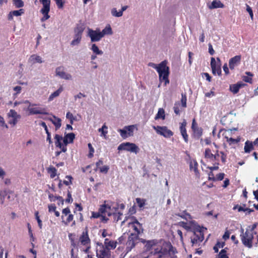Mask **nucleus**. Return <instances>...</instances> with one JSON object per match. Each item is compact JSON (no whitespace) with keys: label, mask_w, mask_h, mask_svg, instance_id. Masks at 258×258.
I'll list each match as a JSON object with an SVG mask.
<instances>
[{"label":"nucleus","mask_w":258,"mask_h":258,"mask_svg":"<svg viewBox=\"0 0 258 258\" xmlns=\"http://www.w3.org/2000/svg\"><path fill=\"white\" fill-rule=\"evenodd\" d=\"M167 61L165 60L159 64V68L157 72L159 74L160 82H164L165 85L169 83V68L167 66Z\"/></svg>","instance_id":"nucleus-3"},{"label":"nucleus","mask_w":258,"mask_h":258,"mask_svg":"<svg viewBox=\"0 0 258 258\" xmlns=\"http://www.w3.org/2000/svg\"><path fill=\"white\" fill-rule=\"evenodd\" d=\"M109 205L111 206V209H113L114 212H117L118 209L122 210L125 208V205L123 203H117L115 206H113V203H111V204H109Z\"/></svg>","instance_id":"nucleus-36"},{"label":"nucleus","mask_w":258,"mask_h":258,"mask_svg":"<svg viewBox=\"0 0 258 258\" xmlns=\"http://www.w3.org/2000/svg\"><path fill=\"white\" fill-rule=\"evenodd\" d=\"M24 13V10L23 9L19 10H15L10 12L8 18L9 20H12L14 16H20Z\"/></svg>","instance_id":"nucleus-25"},{"label":"nucleus","mask_w":258,"mask_h":258,"mask_svg":"<svg viewBox=\"0 0 258 258\" xmlns=\"http://www.w3.org/2000/svg\"><path fill=\"white\" fill-rule=\"evenodd\" d=\"M62 222L66 225H68L69 223L73 222L72 226L76 225L75 221L74 220V215L71 214L70 209L67 207L62 211L61 216Z\"/></svg>","instance_id":"nucleus-8"},{"label":"nucleus","mask_w":258,"mask_h":258,"mask_svg":"<svg viewBox=\"0 0 258 258\" xmlns=\"http://www.w3.org/2000/svg\"><path fill=\"white\" fill-rule=\"evenodd\" d=\"M103 34V36L105 34H111L112 33L111 28L110 26L106 27L101 32Z\"/></svg>","instance_id":"nucleus-48"},{"label":"nucleus","mask_w":258,"mask_h":258,"mask_svg":"<svg viewBox=\"0 0 258 258\" xmlns=\"http://www.w3.org/2000/svg\"><path fill=\"white\" fill-rule=\"evenodd\" d=\"M49 212H54L56 210V207L54 204H50L48 206Z\"/></svg>","instance_id":"nucleus-62"},{"label":"nucleus","mask_w":258,"mask_h":258,"mask_svg":"<svg viewBox=\"0 0 258 258\" xmlns=\"http://www.w3.org/2000/svg\"><path fill=\"white\" fill-rule=\"evenodd\" d=\"M165 115L164 110L163 108H159L158 113H157L155 117V119L157 120L159 118H161L163 120H164L165 119Z\"/></svg>","instance_id":"nucleus-34"},{"label":"nucleus","mask_w":258,"mask_h":258,"mask_svg":"<svg viewBox=\"0 0 258 258\" xmlns=\"http://www.w3.org/2000/svg\"><path fill=\"white\" fill-rule=\"evenodd\" d=\"M170 250L166 248H161L158 251L155 250V254L157 255L156 258H170Z\"/></svg>","instance_id":"nucleus-16"},{"label":"nucleus","mask_w":258,"mask_h":258,"mask_svg":"<svg viewBox=\"0 0 258 258\" xmlns=\"http://www.w3.org/2000/svg\"><path fill=\"white\" fill-rule=\"evenodd\" d=\"M220 155L222 162L223 164H225L226 163L227 159V155L222 151L219 152L218 150H217L215 154H214V156H215V161H214V163L216 162H219V156Z\"/></svg>","instance_id":"nucleus-22"},{"label":"nucleus","mask_w":258,"mask_h":258,"mask_svg":"<svg viewBox=\"0 0 258 258\" xmlns=\"http://www.w3.org/2000/svg\"><path fill=\"white\" fill-rule=\"evenodd\" d=\"M111 206L109 204H104L100 206L98 212H92L91 218H98L101 217L102 214L107 215L108 216L111 215Z\"/></svg>","instance_id":"nucleus-7"},{"label":"nucleus","mask_w":258,"mask_h":258,"mask_svg":"<svg viewBox=\"0 0 258 258\" xmlns=\"http://www.w3.org/2000/svg\"><path fill=\"white\" fill-rule=\"evenodd\" d=\"M224 7V5L220 1H213L211 4L209 6V9H216L222 8Z\"/></svg>","instance_id":"nucleus-30"},{"label":"nucleus","mask_w":258,"mask_h":258,"mask_svg":"<svg viewBox=\"0 0 258 258\" xmlns=\"http://www.w3.org/2000/svg\"><path fill=\"white\" fill-rule=\"evenodd\" d=\"M117 242L116 241L109 240L108 238H105L104 240L103 247L106 249L110 251L114 249L117 246Z\"/></svg>","instance_id":"nucleus-20"},{"label":"nucleus","mask_w":258,"mask_h":258,"mask_svg":"<svg viewBox=\"0 0 258 258\" xmlns=\"http://www.w3.org/2000/svg\"><path fill=\"white\" fill-rule=\"evenodd\" d=\"M91 49L93 52V53L96 55H101L103 53L102 50H99V48L96 44H93L92 45Z\"/></svg>","instance_id":"nucleus-38"},{"label":"nucleus","mask_w":258,"mask_h":258,"mask_svg":"<svg viewBox=\"0 0 258 258\" xmlns=\"http://www.w3.org/2000/svg\"><path fill=\"white\" fill-rule=\"evenodd\" d=\"M79 240L81 244L86 247L84 251L86 253H88L91 248V240L89 238L88 231L87 228L82 232Z\"/></svg>","instance_id":"nucleus-6"},{"label":"nucleus","mask_w":258,"mask_h":258,"mask_svg":"<svg viewBox=\"0 0 258 258\" xmlns=\"http://www.w3.org/2000/svg\"><path fill=\"white\" fill-rule=\"evenodd\" d=\"M229 90L234 94H237L239 91V89L237 84H234L230 85Z\"/></svg>","instance_id":"nucleus-41"},{"label":"nucleus","mask_w":258,"mask_h":258,"mask_svg":"<svg viewBox=\"0 0 258 258\" xmlns=\"http://www.w3.org/2000/svg\"><path fill=\"white\" fill-rule=\"evenodd\" d=\"M9 115L12 118H20V115H18L17 112L13 109H11L9 113Z\"/></svg>","instance_id":"nucleus-54"},{"label":"nucleus","mask_w":258,"mask_h":258,"mask_svg":"<svg viewBox=\"0 0 258 258\" xmlns=\"http://www.w3.org/2000/svg\"><path fill=\"white\" fill-rule=\"evenodd\" d=\"M198 127H199L198 126V125L197 124V123L196 122V119L195 118H194L192 119V124H191V129L192 130H194L195 129H196V128H198Z\"/></svg>","instance_id":"nucleus-64"},{"label":"nucleus","mask_w":258,"mask_h":258,"mask_svg":"<svg viewBox=\"0 0 258 258\" xmlns=\"http://www.w3.org/2000/svg\"><path fill=\"white\" fill-rule=\"evenodd\" d=\"M254 144L252 141H246L244 144V150L246 153H250L252 150H254Z\"/></svg>","instance_id":"nucleus-26"},{"label":"nucleus","mask_w":258,"mask_h":258,"mask_svg":"<svg viewBox=\"0 0 258 258\" xmlns=\"http://www.w3.org/2000/svg\"><path fill=\"white\" fill-rule=\"evenodd\" d=\"M13 4L17 8H22L24 6V2L22 0H13Z\"/></svg>","instance_id":"nucleus-46"},{"label":"nucleus","mask_w":258,"mask_h":258,"mask_svg":"<svg viewBox=\"0 0 258 258\" xmlns=\"http://www.w3.org/2000/svg\"><path fill=\"white\" fill-rule=\"evenodd\" d=\"M225 245L224 242L218 241L213 247V249L215 253H217L219 251V248H223Z\"/></svg>","instance_id":"nucleus-40"},{"label":"nucleus","mask_w":258,"mask_h":258,"mask_svg":"<svg viewBox=\"0 0 258 258\" xmlns=\"http://www.w3.org/2000/svg\"><path fill=\"white\" fill-rule=\"evenodd\" d=\"M153 128L157 134L165 138H170L173 135V133L166 126H153Z\"/></svg>","instance_id":"nucleus-12"},{"label":"nucleus","mask_w":258,"mask_h":258,"mask_svg":"<svg viewBox=\"0 0 258 258\" xmlns=\"http://www.w3.org/2000/svg\"><path fill=\"white\" fill-rule=\"evenodd\" d=\"M194 132V136L195 138L199 139L203 134V129L201 127H198L192 130Z\"/></svg>","instance_id":"nucleus-35"},{"label":"nucleus","mask_w":258,"mask_h":258,"mask_svg":"<svg viewBox=\"0 0 258 258\" xmlns=\"http://www.w3.org/2000/svg\"><path fill=\"white\" fill-rule=\"evenodd\" d=\"M110 211L111 213V215H112L113 216V219L114 221L117 222L121 219V216L123 215L122 213L120 212H114V211L111 208Z\"/></svg>","instance_id":"nucleus-31"},{"label":"nucleus","mask_w":258,"mask_h":258,"mask_svg":"<svg viewBox=\"0 0 258 258\" xmlns=\"http://www.w3.org/2000/svg\"><path fill=\"white\" fill-rule=\"evenodd\" d=\"M245 74L247 75V76H243L242 77V80L250 84L252 83V77H253V74L250 72H246Z\"/></svg>","instance_id":"nucleus-28"},{"label":"nucleus","mask_w":258,"mask_h":258,"mask_svg":"<svg viewBox=\"0 0 258 258\" xmlns=\"http://www.w3.org/2000/svg\"><path fill=\"white\" fill-rule=\"evenodd\" d=\"M211 67L213 75H216L217 74L218 76L221 75V64L220 63H217L214 57H211Z\"/></svg>","instance_id":"nucleus-15"},{"label":"nucleus","mask_w":258,"mask_h":258,"mask_svg":"<svg viewBox=\"0 0 258 258\" xmlns=\"http://www.w3.org/2000/svg\"><path fill=\"white\" fill-rule=\"evenodd\" d=\"M88 146L89 150V153L88 154V157L89 158H91L93 156V154L94 153V148L92 147L91 143H89L88 144Z\"/></svg>","instance_id":"nucleus-49"},{"label":"nucleus","mask_w":258,"mask_h":258,"mask_svg":"<svg viewBox=\"0 0 258 258\" xmlns=\"http://www.w3.org/2000/svg\"><path fill=\"white\" fill-rule=\"evenodd\" d=\"M25 103H29L28 110L30 114H48L46 108L37 106L35 104H31L29 101H26Z\"/></svg>","instance_id":"nucleus-9"},{"label":"nucleus","mask_w":258,"mask_h":258,"mask_svg":"<svg viewBox=\"0 0 258 258\" xmlns=\"http://www.w3.org/2000/svg\"><path fill=\"white\" fill-rule=\"evenodd\" d=\"M241 239L243 245L248 248L252 247V240L253 239V232L251 231L246 230L244 233V230L241 229Z\"/></svg>","instance_id":"nucleus-5"},{"label":"nucleus","mask_w":258,"mask_h":258,"mask_svg":"<svg viewBox=\"0 0 258 258\" xmlns=\"http://www.w3.org/2000/svg\"><path fill=\"white\" fill-rule=\"evenodd\" d=\"M226 131H225V133H223V135L224 138L226 139V141L230 145L232 144H235L239 143L240 141V137H238L236 139H233L232 138H229L226 135Z\"/></svg>","instance_id":"nucleus-27"},{"label":"nucleus","mask_w":258,"mask_h":258,"mask_svg":"<svg viewBox=\"0 0 258 258\" xmlns=\"http://www.w3.org/2000/svg\"><path fill=\"white\" fill-rule=\"evenodd\" d=\"M35 218L38 222V226H39V228L41 229L42 227V221L41 220V219H40V217L39 216V212L38 211H36L35 212Z\"/></svg>","instance_id":"nucleus-47"},{"label":"nucleus","mask_w":258,"mask_h":258,"mask_svg":"<svg viewBox=\"0 0 258 258\" xmlns=\"http://www.w3.org/2000/svg\"><path fill=\"white\" fill-rule=\"evenodd\" d=\"M186 124L187 123L185 119H183L182 122L180 123L179 129L184 142L187 143L188 141V136L186 130Z\"/></svg>","instance_id":"nucleus-18"},{"label":"nucleus","mask_w":258,"mask_h":258,"mask_svg":"<svg viewBox=\"0 0 258 258\" xmlns=\"http://www.w3.org/2000/svg\"><path fill=\"white\" fill-rule=\"evenodd\" d=\"M241 55H236L229 59V66L231 70L234 69L235 67L237 66L240 62Z\"/></svg>","instance_id":"nucleus-21"},{"label":"nucleus","mask_w":258,"mask_h":258,"mask_svg":"<svg viewBox=\"0 0 258 258\" xmlns=\"http://www.w3.org/2000/svg\"><path fill=\"white\" fill-rule=\"evenodd\" d=\"M55 72L56 75L62 79L70 80L72 78V76L70 74L64 72V69L62 67H57L56 69Z\"/></svg>","instance_id":"nucleus-19"},{"label":"nucleus","mask_w":258,"mask_h":258,"mask_svg":"<svg viewBox=\"0 0 258 258\" xmlns=\"http://www.w3.org/2000/svg\"><path fill=\"white\" fill-rule=\"evenodd\" d=\"M181 105L183 108L186 107V94L185 93H181Z\"/></svg>","instance_id":"nucleus-43"},{"label":"nucleus","mask_w":258,"mask_h":258,"mask_svg":"<svg viewBox=\"0 0 258 258\" xmlns=\"http://www.w3.org/2000/svg\"><path fill=\"white\" fill-rule=\"evenodd\" d=\"M180 105V104L179 102H176L174 103V107H173V110H174V113L176 115H179V114H180V110L179 109Z\"/></svg>","instance_id":"nucleus-45"},{"label":"nucleus","mask_w":258,"mask_h":258,"mask_svg":"<svg viewBox=\"0 0 258 258\" xmlns=\"http://www.w3.org/2000/svg\"><path fill=\"white\" fill-rule=\"evenodd\" d=\"M39 1L43 5L41 9H50V0H39Z\"/></svg>","instance_id":"nucleus-39"},{"label":"nucleus","mask_w":258,"mask_h":258,"mask_svg":"<svg viewBox=\"0 0 258 258\" xmlns=\"http://www.w3.org/2000/svg\"><path fill=\"white\" fill-rule=\"evenodd\" d=\"M88 35L91 38V42L99 41L103 37V34L99 30H93L91 29H88Z\"/></svg>","instance_id":"nucleus-14"},{"label":"nucleus","mask_w":258,"mask_h":258,"mask_svg":"<svg viewBox=\"0 0 258 258\" xmlns=\"http://www.w3.org/2000/svg\"><path fill=\"white\" fill-rule=\"evenodd\" d=\"M198 164L196 161H194L193 162H190L189 164V168L190 170H193L195 172V175L199 177L200 176V172L198 169Z\"/></svg>","instance_id":"nucleus-29"},{"label":"nucleus","mask_w":258,"mask_h":258,"mask_svg":"<svg viewBox=\"0 0 258 258\" xmlns=\"http://www.w3.org/2000/svg\"><path fill=\"white\" fill-rule=\"evenodd\" d=\"M212 164L214 165L213 166H211V167H208V168H209L211 171L212 172V171L213 170H218L219 169V162H212Z\"/></svg>","instance_id":"nucleus-53"},{"label":"nucleus","mask_w":258,"mask_h":258,"mask_svg":"<svg viewBox=\"0 0 258 258\" xmlns=\"http://www.w3.org/2000/svg\"><path fill=\"white\" fill-rule=\"evenodd\" d=\"M66 178H68L69 180V181L64 180L63 183L66 185H69L72 183V179H73V178L70 175H67L66 176Z\"/></svg>","instance_id":"nucleus-61"},{"label":"nucleus","mask_w":258,"mask_h":258,"mask_svg":"<svg viewBox=\"0 0 258 258\" xmlns=\"http://www.w3.org/2000/svg\"><path fill=\"white\" fill-rule=\"evenodd\" d=\"M132 221L128 223V226L132 228L134 232L129 235L126 242L127 248L130 250L135 246L136 241L140 239L139 235L143 233L144 231L142 224L140 223L136 217H132Z\"/></svg>","instance_id":"nucleus-1"},{"label":"nucleus","mask_w":258,"mask_h":258,"mask_svg":"<svg viewBox=\"0 0 258 258\" xmlns=\"http://www.w3.org/2000/svg\"><path fill=\"white\" fill-rule=\"evenodd\" d=\"M54 1L58 9H62L63 7L64 2L62 0H54Z\"/></svg>","instance_id":"nucleus-56"},{"label":"nucleus","mask_w":258,"mask_h":258,"mask_svg":"<svg viewBox=\"0 0 258 258\" xmlns=\"http://www.w3.org/2000/svg\"><path fill=\"white\" fill-rule=\"evenodd\" d=\"M84 30V28L82 26H77L75 29L74 39L71 42V45L73 46L79 44L82 39V33Z\"/></svg>","instance_id":"nucleus-13"},{"label":"nucleus","mask_w":258,"mask_h":258,"mask_svg":"<svg viewBox=\"0 0 258 258\" xmlns=\"http://www.w3.org/2000/svg\"><path fill=\"white\" fill-rule=\"evenodd\" d=\"M57 170L53 166L49 167L47 168V172L50 174V177L53 178L56 175Z\"/></svg>","instance_id":"nucleus-37"},{"label":"nucleus","mask_w":258,"mask_h":258,"mask_svg":"<svg viewBox=\"0 0 258 258\" xmlns=\"http://www.w3.org/2000/svg\"><path fill=\"white\" fill-rule=\"evenodd\" d=\"M63 91V88L60 86L56 91L52 93L49 97L48 100L52 101L54 98L58 96L60 93Z\"/></svg>","instance_id":"nucleus-32"},{"label":"nucleus","mask_w":258,"mask_h":258,"mask_svg":"<svg viewBox=\"0 0 258 258\" xmlns=\"http://www.w3.org/2000/svg\"><path fill=\"white\" fill-rule=\"evenodd\" d=\"M204 228L200 226H196L193 229V235L191 236L192 246L200 244L204 239Z\"/></svg>","instance_id":"nucleus-4"},{"label":"nucleus","mask_w":258,"mask_h":258,"mask_svg":"<svg viewBox=\"0 0 258 258\" xmlns=\"http://www.w3.org/2000/svg\"><path fill=\"white\" fill-rule=\"evenodd\" d=\"M30 59L31 61H33L34 63H35V62H39V63L42 62V61L41 60V57L39 55H36L35 54L32 55L30 56Z\"/></svg>","instance_id":"nucleus-42"},{"label":"nucleus","mask_w":258,"mask_h":258,"mask_svg":"<svg viewBox=\"0 0 258 258\" xmlns=\"http://www.w3.org/2000/svg\"><path fill=\"white\" fill-rule=\"evenodd\" d=\"M218 258H228L225 249H223L221 250L218 254Z\"/></svg>","instance_id":"nucleus-52"},{"label":"nucleus","mask_w":258,"mask_h":258,"mask_svg":"<svg viewBox=\"0 0 258 258\" xmlns=\"http://www.w3.org/2000/svg\"><path fill=\"white\" fill-rule=\"evenodd\" d=\"M204 157L207 161L214 162L215 161V156H214V154L212 153L211 150L210 148H206L205 149Z\"/></svg>","instance_id":"nucleus-24"},{"label":"nucleus","mask_w":258,"mask_h":258,"mask_svg":"<svg viewBox=\"0 0 258 258\" xmlns=\"http://www.w3.org/2000/svg\"><path fill=\"white\" fill-rule=\"evenodd\" d=\"M246 11L249 13L251 19H253V12L251 8L247 5H246Z\"/></svg>","instance_id":"nucleus-63"},{"label":"nucleus","mask_w":258,"mask_h":258,"mask_svg":"<svg viewBox=\"0 0 258 258\" xmlns=\"http://www.w3.org/2000/svg\"><path fill=\"white\" fill-rule=\"evenodd\" d=\"M66 117L70 119L71 124L73 123V121L74 120V117L72 113L70 112H68L66 114Z\"/></svg>","instance_id":"nucleus-57"},{"label":"nucleus","mask_w":258,"mask_h":258,"mask_svg":"<svg viewBox=\"0 0 258 258\" xmlns=\"http://www.w3.org/2000/svg\"><path fill=\"white\" fill-rule=\"evenodd\" d=\"M124 128L128 131V135L129 136H132L133 135L134 125H132L125 126Z\"/></svg>","instance_id":"nucleus-50"},{"label":"nucleus","mask_w":258,"mask_h":258,"mask_svg":"<svg viewBox=\"0 0 258 258\" xmlns=\"http://www.w3.org/2000/svg\"><path fill=\"white\" fill-rule=\"evenodd\" d=\"M117 149L119 151L125 150L136 154L138 153L140 151L139 148L135 144L130 142L121 143L119 145Z\"/></svg>","instance_id":"nucleus-11"},{"label":"nucleus","mask_w":258,"mask_h":258,"mask_svg":"<svg viewBox=\"0 0 258 258\" xmlns=\"http://www.w3.org/2000/svg\"><path fill=\"white\" fill-rule=\"evenodd\" d=\"M98 169H99L100 172L106 173L108 172L109 167L108 166L105 165L98 168Z\"/></svg>","instance_id":"nucleus-58"},{"label":"nucleus","mask_w":258,"mask_h":258,"mask_svg":"<svg viewBox=\"0 0 258 258\" xmlns=\"http://www.w3.org/2000/svg\"><path fill=\"white\" fill-rule=\"evenodd\" d=\"M136 203L140 208H143L145 205L146 200L138 198L136 199Z\"/></svg>","instance_id":"nucleus-44"},{"label":"nucleus","mask_w":258,"mask_h":258,"mask_svg":"<svg viewBox=\"0 0 258 258\" xmlns=\"http://www.w3.org/2000/svg\"><path fill=\"white\" fill-rule=\"evenodd\" d=\"M50 11V9H41L40 10L41 13L43 15V17L41 18V22L45 21L50 18V16L48 13Z\"/></svg>","instance_id":"nucleus-33"},{"label":"nucleus","mask_w":258,"mask_h":258,"mask_svg":"<svg viewBox=\"0 0 258 258\" xmlns=\"http://www.w3.org/2000/svg\"><path fill=\"white\" fill-rule=\"evenodd\" d=\"M225 174L224 173H220L217 174L216 177H215L216 180H222L224 178Z\"/></svg>","instance_id":"nucleus-60"},{"label":"nucleus","mask_w":258,"mask_h":258,"mask_svg":"<svg viewBox=\"0 0 258 258\" xmlns=\"http://www.w3.org/2000/svg\"><path fill=\"white\" fill-rule=\"evenodd\" d=\"M118 131L120 133V136L123 139H125L127 137L126 130L124 129H119Z\"/></svg>","instance_id":"nucleus-55"},{"label":"nucleus","mask_w":258,"mask_h":258,"mask_svg":"<svg viewBox=\"0 0 258 258\" xmlns=\"http://www.w3.org/2000/svg\"><path fill=\"white\" fill-rule=\"evenodd\" d=\"M75 138V135L73 133L65 134L63 138L62 136L56 134L54 136L55 145L56 147L61 149V151L64 153L67 151V145L73 143Z\"/></svg>","instance_id":"nucleus-2"},{"label":"nucleus","mask_w":258,"mask_h":258,"mask_svg":"<svg viewBox=\"0 0 258 258\" xmlns=\"http://www.w3.org/2000/svg\"><path fill=\"white\" fill-rule=\"evenodd\" d=\"M96 253L97 258H110L111 257V251L105 248L102 243H97Z\"/></svg>","instance_id":"nucleus-10"},{"label":"nucleus","mask_w":258,"mask_h":258,"mask_svg":"<svg viewBox=\"0 0 258 258\" xmlns=\"http://www.w3.org/2000/svg\"><path fill=\"white\" fill-rule=\"evenodd\" d=\"M111 13L113 16L119 17L122 15V11L117 12L116 9H113L111 11Z\"/></svg>","instance_id":"nucleus-51"},{"label":"nucleus","mask_w":258,"mask_h":258,"mask_svg":"<svg viewBox=\"0 0 258 258\" xmlns=\"http://www.w3.org/2000/svg\"><path fill=\"white\" fill-rule=\"evenodd\" d=\"M52 117L53 118L50 117L46 118L45 119L50 121L55 126V131H57L61 126V119L54 115H52Z\"/></svg>","instance_id":"nucleus-23"},{"label":"nucleus","mask_w":258,"mask_h":258,"mask_svg":"<svg viewBox=\"0 0 258 258\" xmlns=\"http://www.w3.org/2000/svg\"><path fill=\"white\" fill-rule=\"evenodd\" d=\"M138 240L144 244V248L146 251L150 250L153 246L157 243V240L155 239L147 240L143 238H140Z\"/></svg>","instance_id":"nucleus-17"},{"label":"nucleus","mask_w":258,"mask_h":258,"mask_svg":"<svg viewBox=\"0 0 258 258\" xmlns=\"http://www.w3.org/2000/svg\"><path fill=\"white\" fill-rule=\"evenodd\" d=\"M73 200L72 197L71 193L70 191H68V194H67V198L66 199V202L70 203H72L73 202Z\"/></svg>","instance_id":"nucleus-59"}]
</instances>
